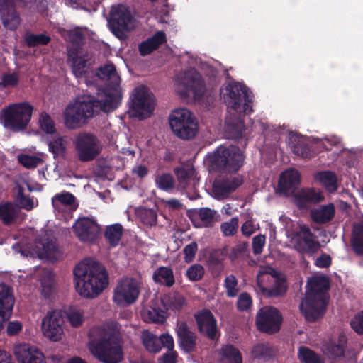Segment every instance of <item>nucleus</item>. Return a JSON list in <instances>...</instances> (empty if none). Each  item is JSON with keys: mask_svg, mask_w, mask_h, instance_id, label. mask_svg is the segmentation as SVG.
Here are the masks:
<instances>
[{"mask_svg": "<svg viewBox=\"0 0 363 363\" xmlns=\"http://www.w3.org/2000/svg\"><path fill=\"white\" fill-rule=\"evenodd\" d=\"M88 347L90 352L104 363H118L123 359L121 333L116 328L104 326L91 329Z\"/></svg>", "mask_w": 363, "mask_h": 363, "instance_id": "nucleus-1", "label": "nucleus"}, {"mask_svg": "<svg viewBox=\"0 0 363 363\" xmlns=\"http://www.w3.org/2000/svg\"><path fill=\"white\" fill-rule=\"evenodd\" d=\"M75 289L82 296L97 297L108 286V276L104 266L89 259L79 262L74 269Z\"/></svg>", "mask_w": 363, "mask_h": 363, "instance_id": "nucleus-2", "label": "nucleus"}, {"mask_svg": "<svg viewBox=\"0 0 363 363\" xmlns=\"http://www.w3.org/2000/svg\"><path fill=\"white\" fill-rule=\"evenodd\" d=\"M222 98L228 108L225 123L229 130L241 134L243 128L240 119L242 113L252 111V96L246 86L239 83H230L221 89Z\"/></svg>", "mask_w": 363, "mask_h": 363, "instance_id": "nucleus-3", "label": "nucleus"}, {"mask_svg": "<svg viewBox=\"0 0 363 363\" xmlns=\"http://www.w3.org/2000/svg\"><path fill=\"white\" fill-rule=\"evenodd\" d=\"M328 288L329 281L325 277L315 276L308 280L306 296L300 306L308 321H315L323 315L327 305L325 291Z\"/></svg>", "mask_w": 363, "mask_h": 363, "instance_id": "nucleus-4", "label": "nucleus"}, {"mask_svg": "<svg viewBox=\"0 0 363 363\" xmlns=\"http://www.w3.org/2000/svg\"><path fill=\"white\" fill-rule=\"evenodd\" d=\"M99 103L90 95L77 96L63 111L65 126L71 130L82 127L88 120L99 113Z\"/></svg>", "mask_w": 363, "mask_h": 363, "instance_id": "nucleus-5", "label": "nucleus"}, {"mask_svg": "<svg viewBox=\"0 0 363 363\" xmlns=\"http://www.w3.org/2000/svg\"><path fill=\"white\" fill-rule=\"evenodd\" d=\"M212 167L222 173H235L242 166L244 156L235 146H220L210 157Z\"/></svg>", "mask_w": 363, "mask_h": 363, "instance_id": "nucleus-6", "label": "nucleus"}, {"mask_svg": "<svg viewBox=\"0 0 363 363\" xmlns=\"http://www.w3.org/2000/svg\"><path fill=\"white\" fill-rule=\"evenodd\" d=\"M169 123L174 134L183 140L194 138L198 132L196 119L187 108H179L172 111Z\"/></svg>", "mask_w": 363, "mask_h": 363, "instance_id": "nucleus-7", "label": "nucleus"}, {"mask_svg": "<svg viewBox=\"0 0 363 363\" xmlns=\"http://www.w3.org/2000/svg\"><path fill=\"white\" fill-rule=\"evenodd\" d=\"M33 106L28 103L12 104L1 111L4 125L14 131L23 129L31 118Z\"/></svg>", "mask_w": 363, "mask_h": 363, "instance_id": "nucleus-8", "label": "nucleus"}, {"mask_svg": "<svg viewBox=\"0 0 363 363\" xmlns=\"http://www.w3.org/2000/svg\"><path fill=\"white\" fill-rule=\"evenodd\" d=\"M155 106L153 94L144 86L135 87L130 96V113L140 119L151 116Z\"/></svg>", "mask_w": 363, "mask_h": 363, "instance_id": "nucleus-9", "label": "nucleus"}, {"mask_svg": "<svg viewBox=\"0 0 363 363\" xmlns=\"http://www.w3.org/2000/svg\"><path fill=\"white\" fill-rule=\"evenodd\" d=\"M108 26L116 37L124 39L126 37L125 32L133 30L136 26V21L128 7L117 5L111 8Z\"/></svg>", "mask_w": 363, "mask_h": 363, "instance_id": "nucleus-10", "label": "nucleus"}, {"mask_svg": "<svg viewBox=\"0 0 363 363\" xmlns=\"http://www.w3.org/2000/svg\"><path fill=\"white\" fill-rule=\"evenodd\" d=\"M176 92L182 97L190 95L200 96L203 91V84L199 73L194 69L179 72L174 79Z\"/></svg>", "mask_w": 363, "mask_h": 363, "instance_id": "nucleus-11", "label": "nucleus"}, {"mask_svg": "<svg viewBox=\"0 0 363 363\" xmlns=\"http://www.w3.org/2000/svg\"><path fill=\"white\" fill-rule=\"evenodd\" d=\"M140 288L141 283L139 279L128 277L122 278L113 290V301L119 306H130L138 299Z\"/></svg>", "mask_w": 363, "mask_h": 363, "instance_id": "nucleus-12", "label": "nucleus"}, {"mask_svg": "<svg viewBox=\"0 0 363 363\" xmlns=\"http://www.w3.org/2000/svg\"><path fill=\"white\" fill-rule=\"evenodd\" d=\"M74 145L76 155L82 162L94 160L102 150L101 143L98 138L89 133H79L74 141Z\"/></svg>", "mask_w": 363, "mask_h": 363, "instance_id": "nucleus-13", "label": "nucleus"}, {"mask_svg": "<svg viewBox=\"0 0 363 363\" xmlns=\"http://www.w3.org/2000/svg\"><path fill=\"white\" fill-rule=\"evenodd\" d=\"M288 238L292 247L302 254L313 255L320 248L315 235L306 225H300L298 231L289 235Z\"/></svg>", "mask_w": 363, "mask_h": 363, "instance_id": "nucleus-14", "label": "nucleus"}, {"mask_svg": "<svg viewBox=\"0 0 363 363\" xmlns=\"http://www.w3.org/2000/svg\"><path fill=\"white\" fill-rule=\"evenodd\" d=\"M64 319L59 310L49 311L41 320V330L45 337L51 341L57 342L63 335Z\"/></svg>", "mask_w": 363, "mask_h": 363, "instance_id": "nucleus-15", "label": "nucleus"}, {"mask_svg": "<svg viewBox=\"0 0 363 363\" xmlns=\"http://www.w3.org/2000/svg\"><path fill=\"white\" fill-rule=\"evenodd\" d=\"M281 316L278 310L272 306L260 308L256 315L257 328L267 333H273L280 328Z\"/></svg>", "mask_w": 363, "mask_h": 363, "instance_id": "nucleus-16", "label": "nucleus"}, {"mask_svg": "<svg viewBox=\"0 0 363 363\" xmlns=\"http://www.w3.org/2000/svg\"><path fill=\"white\" fill-rule=\"evenodd\" d=\"M72 228L76 237L83 242L94 241L101 231V228L96 221L94 218L89 217L78 218Z\"/></svg>", "mask_w": 363, "mask_h": 363, "instance_id": "nucleus-17", "label": "nucleus"}, {"mask_svg": "<svg viewBox=\"0 0 363 363\" xmlns=\"http://www.w3.org/2000/svg\"><path fill=\"white\" fill-rule=\"evenodd\" d=\"M32 257L50 260L57 259L59 257L55 240L51 233L45 234L35 243V247L30 252Z\"/></svg>", "mask_w": 363, "mask_h": 363, "instance_id": "nucleus-18", "label": "nucleus"}, {"mask_svg": "<svg viewBox=\"0 0 363 363\" xmlns=\"http://www.w3.org/2000/svg\"><path fill=\"white\" fill-rule=\"evenodd\" d=\"M13 354L18 363H46L43 352L39 348L27 343L15 344Z\"/></svg>", "mask_w": 363, "mask_h": 363, "instance_id": "nucleus-19", "label": "nucleus"}, {"mask_svg": "<svg viewBox=\"0 0 363 363\" xmlns=\"http://www.w3.org/2000/svg\"><path fill=\"white\" fill-rule=\"evenodd\" d=\"M89 55L81 48H70L68 51V62L77 78L85 76L89 69Z\"/></svg>", "mask_w": 363, "mask_h": 363, "instance_id": "nucleus-20", "label": "nucleus"}, {"mask_svg": "<svg viewBox=\"0 0 363 363\" xmlns=\"http://www.w3.org/2000/svg\"><path fill=\"white\" fill-rule=\"evenodd\" d=\"M242 183V179L239 176L227 179L217 178L213 185V196L217 199H224L240 186Z\"/></svg>", "mask_w": 363, "mask_h": 363, "instance_id": "nucleus-21", "label": "nucleus"}, {"mask_svg": "<svg viewBox=\"0 0 363 363\" xmlns=\"http://www.w3.org/2000/svg\"><path fill=\"white\" fill-rule=\"evenodd\" d=\"M195 317L198 328L202 334L213 340L218 337L216 320L209 311H202L198 313Z\"/></svg>", "mask_w": 363, "mask_h": 363, "instance_id": "nucleus-22", "label": "nucleus"}, {"mask_svg": "<svg viewBox=\"0 0 363 363\" xmlns=\"http://www.w3.org/2000/svg\"><path fill=\"white\" fill-rule=\"evenodd\" d=\"M0 12L2 23L7 29L15 30L21 24V18L14 9L12 0H1Z\"/></svg>", "mask_w": 363, "mask_h": 363, "instance_id": "nucleus-23", "label": "nucleus"}, {"mask_svg": "<svg viewBox=\"0 0 363 363\" xmlns=\"http://www.w3.org/2000/svg\"><path fill=\"white\" fill-rule=\"evenodd\" d=\"M301 183V175L298 170L289 169L281 173L279 181V190L285 195L294 194Z\"/></svg>", "mask_w": 363, "mask_h": 363, "instance_id": "nucleus-24", "label": "nucleus"}, {"mask_svg": "<svg viewBox=\"0 0 363 363\" xmlns=\"http://www.w3.org/2000/svg\"><path fill=\"white\" fill-rule=\"evenodd\" d=\"M95 100L99 103V112L103 111L108 113L115 110L121 100V95L117 87L106 89L99 96V99Z\"/></svg>", "mask_w": 363, "mask_h": 363, "instance_id": "nucleus-25", "label": "nucleus"}, {"mask_svg": "<svg viewBox=\"0 0 363 363\" xmlns=\"http://www.w3.org/2000/svg\"><path fill=\"white\" fill-rule=\"evenodd\" d=\"M323 200V196L321 192L314 189H302L294 193V201L300 208H307L309 205Z\"/></svg>", "mask_w": 363, "mask_h": 363, "instance_id": "nucleus-26", "label": "nucleus"}, {"mask_svg": "<svg viewBox=\"0 0 363 363\" xmlns=\"http://www.w3.org/2000/svg\"><path fill=\"white\" fill-rule=\"evenodd\" d=\"M177 333L180 346L185 352H190L195 350L196 335L189 329L186 323L182 322L177 325Z\"/></svg>", "mask_w": 363, "mask_h": 363, "instance_id": "nucleus-27", "label": "nucleus"}, {"mask_svg": "<svg viewBox=\"0 0 363 363\" xmlns=\"http://www.w3.org/2000/svg\"><path fill=\"white\" fill-rule=\"evenodd\" d=\"M191 220L197 228L210 227L219 220V215L215 210L201 208L192 216Z\"/></svg>", "mask_w": 363, "mask_h": 363, "instance_id": "nucleus-28", "label": "nucleus"}, {"mask_svg": "<svg viewBox=\"0 0 363 363\" xmlns=\"http://www.w3.org/2000/svg\"><path fill=\"white\" fill-rule=\"evenodd\" d=\"M277 274L278 272L269 266L260 267L257 276V284L262 293L267 295L271 284L276 281Z\"/></svg>", "mask_w": 363, "mask_h": 363, "instance_id": "nucleus-29", "label": "nucleus"}, {"mask_svg": "<svg viewBox=\"0 0 363 363\" xmlns=\"http://www.w3.org/2000/svg\"><path fill=\"white\" fill-rule=\"evenodd\" d=\"M289 144L292 152L300 157L308 158L313 154L308 147V140L297 134H291L289 137Z\"/></svg>", "mask_w": 363, "mask_h": 363, "instance_id": "nucleus-30", "label": "nucleus"}, {"mask_svg": "<svg viewBox=\"0 0 363 363\" xmlns=\"http://www.w3.org/2000/svg\"><path fill=\"white\" fill-rule=\"evenodd\" d=\"M52 203L54 208L59 211H63L64 208L74 210L78 206L75 197L71 193L67 191L56 194L52 199Z\"/></svg>", "mask_w": 363, "mask_h": 363, "instance_id": "nucleus-31", "label": "nucleus"}, {"mask_svg": "<svg viewBox=\"0 0 363 363\" xmlns=\"http://www.w3.org/2000/svg\"><path fill=\"white\" fill-rule=\"evenodd\" d=\"M98 78L108 82L111 87H117L121 82V78L116 71L115 67L111 63H108L101 67L96 73Z\"/></svg>", "mask_w": 363, "mask_h": 363, "instance_id": "nucleus-32", "label": "nucleus"}, {"mask_svg": "<svg viewBox=\"0 0 363 363\" xmlns=\"http://www.w3.org/2000/svg\"><path fill=\"white\" fill-rule=\"evenodd\" d=\"M161 303L165 312L167 311H179L185 305V299L183 296L176 292H171L164 295L161 298Z\"/></svg>", "mask_w": 363, "mask_h": 363, "instance_id": "nucleus-33", "label": "nucleus"}, {"mask_svg": "<svg viewBox=\"0 0 363 363\" xmlns=\"http://www.w3.org/2000/svg\"><path fill=\"white\" fill-rule=\"evenodd\" d=\"M178 182L182 188H187L189 186H195L198 182L196 173L193 168H181L175 171Z\"/></svg>", "mask_w": 363, "mask_h": 363, "instance_id": "nucleus-34", "label": "nucleus"}, {"mask_svg": "<svg viewBox=\"0 0 363 363\" xmlns=\"http://www.w3.org/2000/svg\"><path fill=\"white\" fill-rule=\"evenodd\" d=\"M334 215L335 206L332 203L320 206L311 211V218L317 223H327L333 218Z\"/></svg>", "mask_w": 363, "mask_h": 363, "instance_id": "nucleus-35", "label": "nucleus"}, {"mask_svg": "<svg viewBox=\"0 0 363 363\" xmlns=\"http://www.w3.org/2000/svg\"><path fill=\"white\" fill-rule=\"evenodd\" d=\"M219 363H242L240 351L232 345H225L218 351Z\"/></svg>", "mask_w": 363, "mask_h": 363, "instance_id": "nucleus-36", "label": "nucleus"}, {"mask_svg": "<svg viewBox=\"0 0 363 363\" xmlns=\"http://www.w3.org/2000/svg\"><path fill=\"white\" fill-rule=\"evenodd\" d=\"M21 210L11 203H6L0 205V220L5 225H9L15 221L18 216Z\"/></svg>", "mask_w": 363, "mask_h": 363, "instance_id": "nucleus-37", "label": "nucleus"}, {"mask_svg": "<svg viewBox=\"0 0 363 363\" xmlns=\"http://www.w3.org/2000/svg\"><path fill=\"white\" fill-rule=\"evenodd\" d=\"M345 337H340L338 342L330 340L323 346V351L326 355L333 358L342 357L345 352Z\"/></svg>", "mask_w": 363, "mask_h": 363, "instance_id": "nucleus-38", "label": "nucleus"}, {"mask_svg": "<svg viewBox=\"0 0 363 363\" xmlns=\"http://www.w3.org/2000/svg\"><path fill=\"white\" fill-rule=\"evenodd\" d=\"M314 179L324 186L330 191H335L337 189V177L330 171L319 172L314 174Z\"/></svg>", "mask_w": 363, "mask_h": 363, "instance_id": "nucleus-39", "label": "nucleus"}, {"mask_svg": "<svg viewBox=\"0 0 363 363\" xmlns=\"http://www.w3.org/2000/svg\"><path fill=\"white\" fill-rule=\"evenodd\" d=\"M155 282L160 283L167 287L174 285L175 280L173 271L167 267H160L157 268L152 276Z\"/></svg>", "mask_w": 363, "mask_h": 363, "instance_id": "nucleus-40", "label": "nucleus"}, {"mask_svg": "<svg viewBox=\"0 0 363 363\" xmlns=\"http://www.w3.org/2000/svg\"><path fill=\"white\" fill-rule=\"evenodd\" d=\"M142 318L145 322L162 323L166 318V312L152 303L143 311Z\"/></svg>", "mask_w": 363, "mask_h": 363, "instance_id": "nucleus-41", "label": "nucleus"}, {"mask_svg": "<svg viewBox=\"0 0 363 363\" xmlns=\"http://www.w3.org/2000/svg\"><path fill=\"white\" fill-rule=\"evenodd\" d=\"M297 355L301 363H325L322 356L307 347H300Z\"/></svg>", "mask_w": 363, "mask_h": 363, "instance_id": "nucleus-42", "label": "nucleus"}, {"mask_svg": "<svg viewBox=\"0 0 363 363\" xmlns=\"http://www.w3.org/2000/svg\"><path fill=\"white\" fill-rule=\"evenodd\" d=\"M352 245L355 252L363 255V220L354 225Z\"/></svg>", "mask_w": 363, "mask_h": 363, "instance_id": "nucleus-43", "label": "nucleus"}, {"mask_svg": "<svg viewBox=\"0 0 363 363\" xmlns=\"http://www.w3.org/2000/svg\"><path fill=\"white\" fill-rule=\"evenodd\" d=\"M141 338L144 347L148 352L157 353L161 350L160 341L157 335L145 330L142 333Z\"/></svg>", "mask_w": 363, "mask_h": 363, "instance_id": "nucleus-44", "label": "nucleus"}, {"mask_svg": "<svg viewBox=\"0 0 363 363\" xmlns=\"http://www.w3.org/2000/svg\"><path fill=\"white\" fill-rule=\"evenodd\" d=\"M123 232V226L121 224L116 223L106 227L105 230V238L111 246L118 245Z\"/></svg>", "mask_w": 363, "mask_h": 363, "instance_id": "nucleus-45", "label": "nucleus"}, {"mask_svg": "<svg viewBox=\"0 0 363 363\" xmlns=\"http://www.w3.org/2000/svg\"><path fill=\"white\" fill-rule=\"evenodd\" d=\"M13 305L14 298L11 289L4 284H0V308L12 311Z\"/></svg>", "mask_w": 363, "mask_h": 363, "instance_id": "nucleus-46", "label": "nucleus"}, {"mask_svg": "<svg viewBox=\"0 0 363 363\" xmlns=\"http://www.w3.org/2000/svg\"><path fill=\"white\" fill-rule=\"evenodd\" d=\"M41 292L42 294L49 298L55 292V281L54 275L50 272H45L41 280Z\"/></svg>", "mask_w": 363, "mask_h": 363, "instance_id": "nucleus-47", "label": "nucleus"}, {"mask_svg": "<svg viewBox=\"0 0 363 363\" xmlns=\"http://www.w3.org/2000/svg\"><path fill=\"white\" fill-rule=\"evenodd\" d=\"M156 186L164 191H169L174 189L175 181L173 176L169 173L157 174L155 177Z\"/></svg>", "mask_w": 363, "mask_h": 363, "instance_id": "nucleus-48", "label": "nucleus"}, {"mask_svg": "<svg viewBox=\"0 0 363 363\" xmlns=\"http://www.w3.org/2000/svg\"><path fill=\"white\" fill-rule=\"evenodd\" d=\"M86 32V29L76 28L70 30H63L61 35L66 40L71 42L73 45H78L83 40Z\"/></svg>", "mask_w": 363, "mask_h": 363, "instance_id": "nucleus-49", "label": "nucleus"}, {"mask_svg": "<svg viewBox=\"0 0 363 363\" xmlns=\"http://www.w3.org/2000/svg\"><path fill=\"white\" fill-rule=\"evenodd\" d=\"M16 202L18 203V207L19 209L22 208L27 211H31L38 205V201L37 199L25 196L23 195V189L21 187L18 188V195L16 198Z\"/></svg>", "mask_w": 363, "mask_h": 363, "instance_id": "nucleus-50", "label": "nucleus"}, {"mask_svg": "<svg viewBox=\"0 0 363 363\" xmlns=\"http://www.w3.org/2000/svg\"><path fill=\"white\" fill-rule=\"evenodd\" d=\"M287 286L285 282L284 277L278 273L276 281H274L270 286V289L267 292V296H279L284 294L286 291Z\"/></svg>", "mask_w": 363, "mask_h": 363, "instance_id": "nucleus-51", "label": "nucleus"}, {"mask_svg": "<svg viewBox=\"0 0 363 363\" xmlns=\"http://www.w3.org/2000/svg\"><path fill=\"white\" fill-rule=\"evenodd\" d=\"M138 216L140 221L145 225L152 226L157 223V213L152 209H140L138 211Z\"/></svg>", "mask_w": 363, "mask_h": 363, "instance_id": "nucleus-52", "label": "nucleus"}, {"mask_svg": "<svg viewBox=\"0 0 363 363\" xmlns=\"http://www.w3.org/2000/svg\"><path fill=\"white\" fill-rule=\"evenodd\" d=\"M50 40V38L45 34L35 35L28 33L25 35V41L29 47L46 45Z\"/></svg>", "mask_w": 363, "mask_h": 363, "instance_id": "nucleus-53", "label": "nucleus"}, {"mask_svg": "<svg viewBox=\"0 0 363 363\" xmlns=\"http://www.w3.org/2000/svg\"><path fill=\"white\" fill-rule=\"evenodd\" d=\"M67 319L72 326L77 328L84 322V313L78 308H71L67 312Z\"/></svg>", "mask_w": 363, "mask_h": 363, "instance_id": "nucleus-54", "label": "nucleus"}, {"mask_svg": "<svg viewBox=\"0 0 363 363\" xmlns=\"http://www.w3.org/2000/svg\"><path fill=\"white\" fill-rule=\"evenodd\" d=\"M18 160L26 168H35L43 163V160L40 157L25 154L18 155Z\"/></svg>", "mask_w": 363, "mask_h": 363, "instance_id": "nucleus-55", "label": "nucleus"}, {"mask_svg": "<svg viewBox=\"0 0 363 363\" xmlns=\"http://www.w3.org/2000/svg\"><path fill=\"white\" fill-rule=\"evenodd\" d=\"M274 354L272 348L268 344H257L252 350L255 358L267 357Z\"/></svg>", "mask_w": 363, "mask_h": 363, "instance_id": "nucleus-56", "label": "nucleus"}, {"mask_svg": "<svg viewBox=\"0 0 363 363\" xmlns=\"http://www.w3.org/2000/svg\"><path fill=\"white\" fill-rule=\"evenodd\" d=\"M312 141L313 143L317 144L318 147H321L324 150H329L330 148L325 144L326 141L330 147L337 146L338 147H342L341 140L335 135H332L323 139L313 138Z\"/></svg>", "mask_w": 363, "mask_h": 363, "instance_id": "nucleus-57", "label": "nucleus"}, {"mask_svg": "<svg viewBox=\"0 0 363 363\" xmlns=\"http://www.w3.org/2000/svg\"><path fill=\"white\" fill-rule=\"evenodd\" d=\"M204 268L199 264H194L186 270V274L190 281H196L200 280L204 275Z\"/></svg>", "mask_w": 363, "mask_h": 363, "instance_id": "nucleus-58", "label": "nucleus"}, {"mask_svg": "<svg viewBox=\"0 0 363 363\" xmlns=\"http://www.w3.org/2000/svg\"><path fill=\"white\" fill-rule=\"evenodd\" d=\"M238 228V218H233L229 221L225 222L221 224L220 229L222 233L225 236H230L234 235Z\"/></svg>", "mask_w": 363, "mask_h": 363, "instance_id": "nucleus-59", "label": "nucleus"}, {"mask_svg": "<svg viewBox=\"0 0 363 363\" xmlns=\"http://www.w3.org/2000/svg\"><path fill=\"white\" fill-rule=\"evenodd\" d=\"M39 123L41 129L47 133H52L55 131V125L47 113H42L39 118Z\"/></svg>", "mask_w": 363, "mask_h": 363, "instance_id": "nucleus-60", "label": "nucleus"}, {"mask_svg": "<svg viewBox=\"0 0 363 363\" xmlns=\"http://www.w3.org/2000/svg\"><path fill=\"white\" fill-rule=\"evenodd\" d=\"M225 286L228 296L234 297L237 295L238 292V281L234 276L230 275L225 278Z\"/></svg>", "mask_w": 363, "mask_h": 363, "instance_id": "nucleus-61", "label": "nucleus"}, {"mask_svg": "<svg viewBox=\"0 0 363 363\" xmlns=\"http://www.w3.org/2000/svg\"><path fill=\"white\" fill-rule=\"evenodd\" d=\"M252 298L247 293H242L238 299L237 306L240 311H247L252 306Z\"/></svg>", "mask_w": 363, "mask_h": 363, "instance_id": "nucleus-62", "label": "nucleus"}, {"mask_svg": "<svg viewBox=\"0 0 363 363\" xmlns=\"http://www.w3.org/2000/svg\"><path fill=\"white\" fill-rule=\"evenodd\" d=\"M197 250L198 245L195 242H192L190 244L186 245L183 250L185 262H191L193 261Z\"/></svg>", "mask_w": 363, "mask_h": 363, "instance_id": "nucleus-63", "label": "nucleus"}, {"mask_svg": "<svg viewBox=\"0 0 363 363\" xmlns=\"http://www.w3.org/2000/svg\"><path fill=\"white\" fill-rule=\"evenodd\" d=\"M166 40L165 33L163 31H158L153 36L149 38L146 40L147 41V43L151 44V45L156 50L162 43L166 42Z\"/></svg>", "mask_w": 363, "mask_h": 363, "instance_id": "nucleus-64", "label": "nucleus"}]
</instances>
